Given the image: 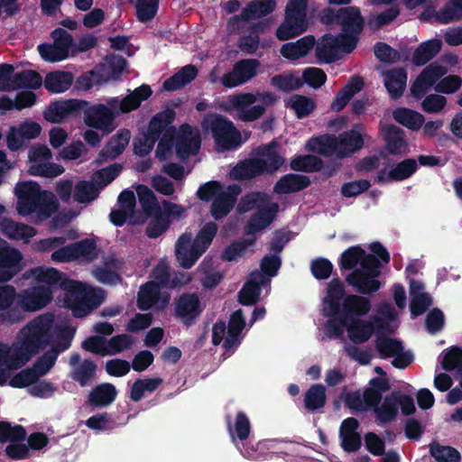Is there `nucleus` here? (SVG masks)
<instances>
[{
    "label": "nucleus",
    "mask_w": 462,
    "mask_h": 462,
    "mask_svg": "<svg viewBox=\"0 0 462 462\" xmlns=\"http://www.w3.org/2000/svg\"><path fill=\"white\" fill-rule=\"evenodd\" d=\"M51 318L38 317L22 329L23 339L19 346L11 349L0 343V366L5 365L9 371L18 370L45 349L51 338Z\"/></svg>",
    "instance_id": "nucleus-1"
},
{
    "label": "nucleus",
    "mask_w": 462,
    "mask_h": 462,
    "mask_svg": "<svg viewBox=\"0 0 462 462\" xmlns=\"http://www.w3.org/2000/svg\"><path fill=\"white\" fill-rule=\"evenodd\" d=\"M362 268L355 269L346 276V283L362 295H371L382 286L377 279L381 274L382 263L374 255H368Z\"/></svg>",
    "instance_id": "nucleus-2"
},
{
    "label": "nucleus",
    "mask_w": 462,
    "mask_h": 462,
    "mask_svg": "<svg viewBox=\"0 0 462 462\" xmlns=\"http://www.w3.org/2000/svg\"><path fill=\"white\" fill-rule=\"evenodd\" d=\"M307 8L308 0H289L284 20L275 32L278 40L287 41L307 31Z\"/></svg>",
    "instance_id": "nucleus-3"
},
{
    "label": "nucleus",
    "mask_w": 462,
    "mask_h": 462,
    "mask_svg": "<svg viewBox=\"0 0 462 462\" xmlns=\"http://www.w3.org/2000/svg\"><path fill=\"white\" fill-rule=\"evenodd\" d=\"M176 117L173 108H166L152 116L146 131L141 137L134 141V152L139 156L148 155L153 149L156 142L161 137L162 131L168 124H172Z\"/></svg>",
    "instance_id": "nucleus-4"
},
{
    "label": "nucleus",
    "mask_w": 462,
    "mask_h": 462,
    "mask_svg": "<svg viewBox=\"0 0 462 462\" xmlns=\"http://www.w3.org/2000/svg\"><path fill=\"white\" fill-rule=\"evenodd\" d=\"M203 126L210 130L216 144L223 151L231 150L241 143L240 132L232 121L219 114H211L203 121Z\"/></svg>",
    "instance_id": "nucleus-5"
},
{
    "label": "nucleus",
    "mask_w": 462,
    "mask_h": 462,
    "mask_svg": "<svg viewBox=\"0 0 462 462\" xmlns=\"http://www.w3.org/2000/svg\"><path fill=\"white\" fill-rule=\"evenodd\" d=\"M14 67L8 63L0 64V91H10L19 88L38 89L42 85L39 72L25 69L13 75Z\"/></svg>",
    "instance_id": "nucleus-6"
},
{
    "label": "nucleus",
    "mask_w": 462,
    "mask_h": 462,
    "mask_svg": "<svg viewBox=\"0 0 462 462\" xmlns=\"http://www.w3.org/2000/svg\"><path fill=\"white\" fill-rule=\"evenodd\" d=\"M83 102L85 105L80 108V117H83L87 126L100 130L105 134H111L116 128V114L111 108L104 104L91 105L86 100Z\"/></svg>",
    "instance_id": "nucleus-7"
},
{
    "label": "nucleus",
    "mask_w": 462,
    "mask_h": 462,
    "mask_svg": "<svg viewBox=\"0 0 462 462\" xmlns=\"http://www.w3.org/2000/svg\"><path fill=\"white\" fill-rule=\"evenodd\" d=\"M340 34L325 33L316 41L315 56L319 64H330L342 58V53H351L354 50L347 45Z\"/></svg>",
    "instance_id": "nucleus-8"
},
{
    "label": "nucleus",
    "mask_w": 462,
    "mask_h": 462,
    "mask_svg": "<svg viewBox=\"0 0 462 462\" xmlns=\"http://www.w3.org/2000/svg\"><path fill=\"white\" fill-rule=\"evenodd\" d=\"M342 29L341 38L347 42L350 50H355L359 35L365 27V19L357 6H346L339 8L338 24Z\"/></svg>",
    "instance_id": "nucleus-9"
},
{
    "label": "nucleus",
    "mask_w": 462,
    "mask_h": 462,
    "mask_svg": "<svg viewBox=\"0 0 462 462\" xmlns=\"http://www.w3.org/2000/svg\"><path fill=\"white\" fill-rule=\"evenodd\" d=\"M30 166L28 172L32 176L52 178L60 175L64 168L54 162H48L52 158L51 151L44 144L32 146L28 152Z\"/></svg>",
    "instance_id": "nucleus-10"
},
{
    "label": "nucleus",
    "mask_w": 462,
    "mask_h": 462,
    "mask_svg": "<svg viewBox=\"0 0 462 462\" xmlns=\"http://www.w3.org/2000/svg\"><path fill=\"white\" fill-rule=\"evenodd\" d=\"M261 62L257 59H243L236 61L232 69L223 75L221 83L227 88L242 86L252 79L258 72Z\"/></svg>",
    "instance_id": "nucleus-11"
},
{
    "label": "nucleus",
    "mask_w": 462,
    "mask_h": 462,
    "mask_svg": "<svg viewBox=\"0 0 462 462\" xmlns=\"http://www.w3.org/2000/svg\"><path fill=\"white\" fill-rule=\"evenodd\" d=\"M32 274L39 282L47 284L51 291L62 290L67 293L77 292L81 286L80 282L68 278L65 273L52 267H36L32 270Z\"/></svg>",
    "instance_id": "nucleus-12"
},
{
    "label": "nucleus",
    "mask_w": 462,
    "mask_h": 462,
    "mask_svg": "<svg viewBox=\"0 0 462 462\" xmlns=\"http://www.w3.org/2000/svg\"><path fill=\"white\" fill-rule=\"evenodd\" d=\"M14 193L17 197V211L22 216L34 213L37 205L44 192L36 181H23L17 183Z\"/></svg>",
    "instance_id": "nucleus-13"
},
{
    "label": "nucleus",
    "mask_w": 462,
    "mask_h": 462,
    "mask_svg": "<svg viewBox=\"0 0 462 462\" xmlns=\"http://www.w3.org/2000/svg\"><path fill=\"white\" fill-rule=\"evenodd\" d=\"M203 310L199 297L195 292H184L175 299V316L186 327L195 324Z\"/></svg>",
    "instance_id": "nucleus-14"
},
{
    "label": "nucleus",
    "mask_w": 462,
    "mask_h": 462,
    "mask_svg": "<svg viewBox=\"0 0 462 462\" xmlns=\"http://www.w3.org/2000/svg\"><path fill=\"white\" fill-rule=\"evenodd\" d=\"M76 295V300L71 306L74 317L83 318L97 309L105 300L106 295L102 289H86L81 283L77 292H69Z\"/></svg>",
    "instance_id": "nucleus-15"
},
{
    "label": "nucleus",
    "mask_w": 462,
    "mask_h": 462,
    "mask_svg": "<svg viewBox=\"0 0 462 462\" xmlns=\"http://www.w3.org/2000/svg\"><path fill=\"white\" fill-rule=\"evenodd\" d=\"M22 253L0 238V283L6 282L23 269Z\"/></svg>",
    "instance_id": "nucleus-16"
},
{
    "label": "nucleus",
    "mask_w": 462,
    "mask_h": 462,
    "mask_svg": "<svg viewBox=\"0 0 462 462\" xmlns=\"http://www.w3.org/2000/svg\"><path fill=\"white\" fill-rule=\"evenodd\" d=\"M157 282H145L140 287L137 297V307L141 310H148L153 307L164 310L171 300L168 292L161 291Z\"/></svg>",
    "instance_id": "nucleus-17"
},
{
    "label": "nucleus",
    "mask_w": 462,
    "mask_h": 462,
    "mask_svg": "<svg viewBox=\"0 0 462 462\" xmlns=\"http://www.w3.org/2000/svg\"><path fill=\"white\" fill-rule=\"evenodd\" d=\"M84 105L80 99L55 101L45 109L43 116L50 123L60 124L69 117H80V108Z\"/></svg>",
    "instance_id": "nucleus-18"
},
{
    "label": "nucleus",
    "mask_w": 462,
    "mask_h": 462,
    "mask_svg": "<svg viewBox=\"0 0 462 462\" xmlns=\"http://www.w3.org/2000/svg\"><path fill=\"white\" fill-rule=\"evenodd\" d=\"M51 300V291L45 286H38L19 294L17 306L25 311H34L45 307Z\"/></svg>",
    "instance_id": "nucleus-19"
},
{
    "label": "nucleus",
    "mask_w": 462,
    "mask_h": 462,
    "mask_svg": "<svg viewBox=\"0 0 462 462\" xmlns=\"http://www.w3.org/2000/svg\"><path fill=\"white\" fill-rule=\"evenodd\" d=\"M191 234H182L176 243V258L184 269L191 268L203 253L191 242Z\"/></svg>",
    "instance_id": "nucleus-20"
},
{
    "label": "nucleus",
    "mask_w": 462,
    "mask_h": 462,
    "mask_svg": "<svg viewBox=\"0 0 462 462\" xmlns=\"http://www.w3.org/2000/svg\"><path fill=\"white\" fill-rule=\"evenodd\" d=\"M131 132L126 128L120 129L113 135L98 153L97 162L102 163L107 160H115L124 152L129 143Z\"/></svg>",
    "instance_id": "nucleus-21"
},
{
    "label": "nucleus",
    "mask_w": 462,
    "mask_h": 462,
    "mask_svg": "<svg viewBox=\"0 0 462 462\" xmlns=\"http://www.w3.org/2000/svg\"><path fill=\"white\" fill-rule=\"evenodd\" d=\"M279 211V205L272 202L266 208H260L253 214L245 226V234L254 236L268 227L276 218Z\"/></svg>",
    "instance_id": "nucleus-22"
},
{
    "label": "nucleus",
    "mask_w": 462,
    "mask_h": 462,
    "mask_svg": "<svg viewBox=\"0 0 462 462\" xmlns=\"http://www.w3.org/2000/svg\"><path fill=\"white\" fill-rule=\"evenodd\" d=\"M240 190L238 186L232 185L228 187L227 191H222L213 199L210 213L214 219L220 220L230 213L236 202V197Z\"/></svg>",
    "instance_id": "nucleus-23"
},
{
    "label": "nucleus",
    "mask_w": 462,
    "mask_h": 462,
    "mask_svg": "<svg viewBox=\"0 0 462 462\" xmlns=\"http://www.w3.org/2000/svg\"><path fill=\"white\" fill-rule=\"evenodd\" d=\"M180 130L181 134L177 136L175 143L177 156L180 159H185L190 154H197L201 143L199 136H192L191 127L188 124L182 125Z\"/></svg>",
    "instance_id": "nucleus-24"
},
{
    "label": "nucleus",
    "mask_w": 462,
    "mask_h": 462,
    "mask_svg": "<svg viewBox=\"0 0 462 462\" xmlns=\"http://www.w3.org/2000/svg\"><path fill=\"white\" fill-rule=\"evenodd\" d=\"M371 301L362 294H348L341 304V314L348 320L365 316L371 310Z\"/></svg>",
    "instance_id": "nucleus-25"
},
{
    "label": "nucleus",
    "mask_w": 462,
    "mask_h": 462,
    "mask_svg": "<svg viewBox=\"0 0 462 462\" xmlns=\"http://www.w3.org/2000/svg\"><path fill=\"white\" fill-rule=\"evenodd\" d=\"M265 164L261 158L245 159L239 162L231 171L230 178L235 180H246L264 173Z\"/></svg>",
    "instance_id": "nucleus-26"
},
{
    "label": "nucleus",
    "mask_w": 462,
    "mask_h": 462,
    "mask_svg": "<svg viewBox=\"0 0 462 462\" xmlns=\"http://www.w3.org/2000/svg\"><path fill=\"white\" fill-rule=\"evenodd\" d=\"M127 60L120 55H110L105 59V62L96 66L99 76L104 79V83L109 80H117L122 73L126 69Z\"/></svg>",
    "instance_id": "nucleus-27"
},
{
    "label": "nucleus",
    "mask_w": 462,
    "mask_h": 462,
    "mask_svg": "<svg viewBox=\"0 0 462 462\" xmlns=\"http://www.w3.org/2000/svg\"><path fill=\"white\" fill-rule=\"evenodd\" d=\"M225 420L233 442H236V439L245 441L249 438L252 427L250 420L245 411H237L234 422L230 414H226Z\"/></svg>",
    "instance_id": "nucleus-28"
},
{
    "label": "nucleus",
    "mask_w": 462,
    "mask_h": 462,
    "mask_svg": "<svg viewBox=\"0 0 462 462\" xmlns=\"http://www.w3.org/2000/svg\"><path fill=\"white\" fill-rule=\"evenodd\" d=\"M337 158L343 159L358 152L364 146L365 141L362 134L356 131L350 130L344 132L337 137Z\"/></svg>",
    "instance_id": "nucleus-29"
},
{
    "label": "nucleus",
    "mask_w": 462,
    "mask_h": 462,
    "mask_svg": "<svg viewBox=\"0 0 462 462\" xmlns=\"http://www.w3.org/2000/svg\"><path fill=\"white\" fill-rule=\"evenodd\" d=\"M316 44L313 35H306L296 42L283 44L280 50L282 57L287 60H296L308 55Z\"/></svg>",
    "instance_id": "nucleus-30"
},
{
    "label": "nucleus",
    "mask_w": 462,
    "mask_h": 462,
    "mask_svg": "<svg viewBox=\"0 0 462 462\" xmlns=\"http://www.w3.org/2000/svg\"><path fill=\"white\" fill-rule=\"evenodd\" d=\"M116 395L117 391L113 383H102L92 388L87 402L94 408H104L113 403Z\"/></svg>",
    "instance_id": "nucleus-31"
},
{
    "label": "nucleus",
    "mask_w": 462,
    "mask_h": 462,
    "mask_svg": "<svg viewBox=\"0 0 462 462\" xmlns=\"http://www.w3.org/2000/svg\"><path fill=\"white\" fill-rule=\"evenodd\" d=\"M345 286L339 278H334L327 288L324 301L328 304L326 316H335L340 313L341 300L345 296Z\"/></svg>",
    "instance_id": "nucleus-32"
},
{
    "label": "nucleus",
    "mask_w": 462,
    "mask_h": 462,
    "mask_svg": "<svg viewBox=\"0 0 462 462\" xmlns=\"http://www.w3.org/2000/svg\"><path fill=\"white\" fill-rule=\"evenodd\" d=\"M310 185L308 176L288 173L280 178L275 183L273 190L277 194H290L299 192Z\"/></svg>",
    "instance_id": "nucleus-33"
},
{
    "label": "nucleus",
    "mask_w": 462,
    "mask_h": 462,
    "mask_svg": "<svg viewBox=\"0 0 462 462\" xmlns=\"http://www.w3.org/2000/svg\"><path fill=\"white\" fill-rule=\"evenodd\" d=\"M407 72L402 68H395L384 73V86L392 99L400 98L405 90Z\"/></svg>",
    "instance_id": "nucleus-34"
},
{
    "label": "nucleus",
    "mask_w": 462,
    "mask_h": 462,
    "mask_svg": "<svg viewBox=\"0 0 462 462\" xmlns=\"http://www.w3.org/2000/svg\"><path fill=\"white\" fill-rule=\"evenodd\" d=\"M386 150L390 154H402L407 148L404 131L393 125H388L383 129Z\"/></svg>",
    "instance_id": "nucleus-35"
},
{
    "label": "nucleus",
    "mask_w": 462,
    "mask_h": 462,
    "mask_svg": "<svg viewBox=\"0 0 462 462\" xmlns=\"http://www.w3.org/2000/svg\"><path fill=\"white\" fill-rule=\"evenodd\" d=\"M306 149L324 156L336 155L337 157V142L335 135L324 134L310 138Z\"/></svg>",
    "instance_id": "nucleus-36"
},
{
    "label": "nucleus",
    "mask_w": 462,
    "mask_h": 462,
    "mask_svg": "<svg viewBox=\"0 0 462 462\" xmlns=\"http://www.w3.org/2000/svg\"><path fill=\"white\" fill-rule=\"evenodd\" d=\"M198 69L193 64L182 67L178 72L167 79L162 85L164 90L175 91L190 83L198 76Z\"/></svg>",
    "instance_id": "nucleus-37"
},
{
    "label": "nucleus",
    "mask_w": 462,
    "mask_h": 462,
    "mask_svg": "<svg viewBox=\"0 0 462 462\" xmlns=\"http://www.w3.org/2000/svg\"><path fill=\"white\" fill-rule=\"evenodd\" d=\"M371 255L366 254L365 251L359 245H354L345 250L339 258L338 264L341 271H354L358 268H362L364 263L367 260V256Z\"/></svg>",
    "instance_id": "nucleus-38"
},
{
    "label": "nucleus",
    "mask_w": 462,
    "mask_h": 462,
    "mask_svg": "<svg viewBox=\"0 0 462 462\" xmlns=\"http://www.w3.org/2000/svg\"><path fill=\"white\" fill-rule=\"evenodd\" d=\"M73 80L74 77L71 72L57 70L48 73L43 84L49 92L62 93L71 87Z\"/></svg>",
    "instance_id": "nucleus-39"
},
{
    "label": "nucleus",
    "mask_w": 462,
    "mask_h": 462,
    "mask_svg": "<svg viewBox=\"0 0 462 462\" xmlns=\"http://www.w3.org/2000/svg\"><path fill=\"white\" fill-rule=\"evenodd\" d=\"M442 42L439 39H431L420 43L413 51L412 62L420 67L428 63L440 51Z\"/></svg>",
    "instance_id": "nucleus-40"
},
{
    "label": "nucleus",
    "mask_w": 462,
    "mask_h": 462,
    "mask_svg": "<svg viewBox=\"0 0 462 462\" xmlns=\"http://www.w3.org/2000/svg\"><path fill=\"white\" fill-rule=\"evenodd\" d=\"M346 330L352 342L362 344L366 342L374 333V326L370 321L355 319L348 321Z\"/></svg>",
    "instance_id": "nucleus-41"
},
{
    "label": "nucleus",
    "mask_w": 462,
    "mask_h": 462,
    "mask_svg": "<svg viewBox=\"0 0 462 462\" xmlns=\"http://www.w3.org/2000/svg\"><path fill=\"white\" fill-rule=\"evenodd\" d=\"M0 228L2 232L11 239H28L36 235L34 227L14 222V220L5 217L0 222Z\"/></svg>",
    "instance_id": "nucleus-42"
},
{
    "label": "nucleus",
    "mask_w": 462,
    "mask_h": 462,
    "mask_svg": "<svg viewBox=\"0 0 462 462\" xmlns=\"http://www.w3.org/2000/svg\"><path fill=\"white\" fill-rule=\"evenodd\" d=\"M376 419L380 423H387L393 420L398 414L397 392H393L384 397L382 403L374 409Z\"/></svg>",
    "instance_id": "nucleus-43"
},
{
    "label": "nucleus",
    "mask_w": 462,
    "mask_h": 462,
    "mask_svg": "<svg viewBox=\"0 0 462 462\" xmlns=\"http://www.w3.org/2000/svg\"><path fill=\"white\" fill-rule=\"evenodd\" d=\"M47 318L52 319L51 316H46ZM53 321V319H51ZM53 322L51 323V326ZM51 342L47 345H51V348L58 352V355L69 349L71 346L72 339L75 335V328L70 326L59 327L56 331V337L53 339L52 327L51 328Z\"/></svg>",
    "instance_id": "nucleus-44"
},
{
    "label": "nucleus",
    "mask_w": 462,
    "mask_h": 462,
    "mask_svg": "<svg viewBox=\"0 0 462 462\" xmlns=\"http://www.w3.org/2000/svg\"><path fill=\"white\" fill-rule=\"evenodd\" d=\"M393 116L397 123L412 131L420 129L424 123V116L421 114L406 107L396 108Z\"/></svg>",
    "instance_id": "nucleus-45"
},
{
    "label": "nucleus",
    "mask_w": 462,
    "mask_h": 462,
    "mask_svg": "<svg viewBox=\"0 0 462 462\" xmlns=\"http://www.w3.org/2000/svg\"><path fill=\"white\" fill-rule=\"evenodd\" d=\"M18 295L13 285H0V311H6V317L4 319L9 322H14L19 319L14 315V310L11 309L15 300H18Z\"/></svg>",
    "instance_id": "nucleus-46"
},
{
    "label": "nucleus",
    "mask_w": 462,
    "mask_h": 462,
    "mask_svg": "<svg viewBox=\"0 0 462 462\" xmlns=\"http://www.w3.org/2000/svg\"><path fill=\"white\" fill-rule=\"evenodd\" d=\"M285 106L293 110L298 119H302L315 110L316 103L311 97L295 94L286 101Z\"/></svg>",
    "instance_id": "nucleus-47"
},
{
    "label": "nucleus",
    "mask_w": 462,
    "mask_h": 462,
    "mask_svg": "<svg viewBox=\"0 0 462 462\" xmlns=\"http://www.w3.org/2000/svg\"><path fill=\"white\" fill-rule=\"evenodd\" d=\"M278 146V142L272 141L263 147L260 154L263 157L262 159L265 164L264 172L272 174L283 165L285 162L284 158L275 150Z\"/></svg>",
    "instance_id": "nucleus-48"
},
{
    "label": "nucleus",
    "mask_w": 462,
    "mask_h": 462,
    "mask_svg": "<svg viewBox=\"0 0 462 462\" xmlns=\"http://www.w3.org/2000/svg\"><path fill=\"white\" fill-rule=\"evenodd\" d=\"M136 192L141 208L146 216L152 217V214L162 211L153 191L148 186L144 184L138 185Z\"/></svg>",
    "instance_id": "nucleus-49"
},
{
    "label": "nucleus",
    "mask_w": 462,
    "mask_h": 462,
    "mask_svg": "<svg viewBox=\"0 0 462 462\" xmlns=\"http://www.w3.org/2000/svg\"><path fill=\"white\" fill-rule=\"evenodd\" d=\"M326 388L321 383L312 384L305 393L304 406L309 411H314L326 405Z\"/></svg>",
    "instance_id": "nucleus-50"
},
{
    "label": "nucleus",
    "mask_w": 462,
    "mask_h": 462,
    "mask_svg": "<svg viewBox=\"0 0 462 462\" xmlns=\"http://www.w3.org/2000/svg\"><path fill=\"white\" fill-rule=\"evenodd\" d=\"M177 135L176 127L172 125V124H168V125L163 128L162 131L161 137L159 138V143L156 149V157L160 161H165L171 155L172 147L174 145V140Z\"/></svg>",
    "instance_id": "nucleus-51"
},
{
    "label": "nucleus",
    "mask_w": 462,
    "mask_h": 462,
    "mask_svg": "<svg viewBox=\"0 0 462 462\" xmlns=\"http://www.w3.org/2000/svg\"><path fill=\"white\" fill-rule=\"evenodd\" d=\"M435 17L441 24L462 20V0H449L435 13Z\"/></svg>",
    "instance_id": "nucleus-52"
},
{
    "label": "nucleus",
    "mask_w": 462,
    "mask_h": 462,
    "mask_svg": "<svg viewBox=\"0 0 462 462\" xmlns=\"http://www.w3.org/2000/svg\"><path fill=\"white\" fill-rule=\"evenodd\" d=\"M290 166L295 171L318 172L323 168V161L313 154L298 155L291 159Z\"/></svg>",
    "instance_id": "nucleus-53"
},
{
    "label": "nucleus",
    "mask_w": 462,
    "mask_h": 462,
    "mask_svg": "<svg viewBox=\"0 0 462 462\" xmlns=\"http://www.w3.org/2000/svg\"><path fill=\"white\" fill-rule=\"evenodd\" d=\"M375 348L383 359L393 357L403 350L402 343L386 335H378L375 339Z\"/></svg>",
    "instance_id": "nucleus-54"
},
{
    "label": "nucleus",
    "mask_w": 462,
    "mask_h": 462,
    "mask_svg": "<svg viewBox=\"0 0 462 462\" xmlns=\"http://www.w3.org/2000/svg\"><path fill=\"white\" fill-rule=\"evenodd\" d=\"M271 203L265 193L255 191L248 193L241 199L238 204V209L240 212H248L253 209H256L257 211L260 210V208H266Z\"/></svg>",
    "instance_id": "nucleus-55"
},
{
    "label": "nucleus",
    "mask_w": 462,
    "mask_h": 462,
    "mask_svg": "<svg viewBox=\"0 0 462 462\" xmlns=\"http://www.w3.org/2000/svg\"><path fill=\"white\" fill-rule=\"evenodd\" d=\"M97 365L90 359H85L72 373V379L81 387L89 385L96 376Z\"/></svg>",
    "instance_id": "nucleus-56"
},
{
    "label": "nucleus",
    "mask_w": 462,
    "mask_h": 462,
    "mask_svg": "<svg viewBox=\"0 0 462 462\" xmlns=\"http://www.w3.org/2000/svg\"><path fill=\"white\" fill-rule=\"evenodd\" d=\"M275 7V0H254L244 8V15L251 20L261 18L273 13Z\"/></svg>",
    "instance_id": "nucleus-57"
},
{
    "label": "nucleus",
    "mask_w": 462,
    "mask_h": 462,
    "mask_svg": "<svg viewBox=\"0 0 462 462\" xmlns=\"http://www.w3.org/2000/svg\"><path fill=\"white\" fill-rule=\"evenodd\" d=\"M417 170L418 164L415 159H405L388 171V179L392 181H402L412 176Z\"/></svg>",
    "instance_id": "nucleus-58"
},
{
    "label": "nucleus",
    "mask_w": 462,
    "mask_h": 462,
    "mask_svg": "<svg viewBox=\"0 0 462 462\" xmlns=\"http://www.w3.org/2000/svg\"><path fill=\"white\" fill-rule=\"evenodd\" d=\"M26 435L23 426H13L9 421L0 420V443L20 442L25 439Z\"/></svg>",
    "instance_id": "nucleus-59"
},
{
    "label": "nucleus",
    "mask_w": 462,
    "mask_h": 462,
    "mask_svg": "<svg viewBox=\"0 0 462 462\" xmlns=\"http://www.w3.org/2000/svg\"><path fill=\"white\" fill-rule=\"evenodd\" d=\"M282 266V258L277 254H266L263 257L260 263V268L262 273L256 272L253 273V275H256L261 278V283H264L265 277L271 278L277 275L278 271Z\"/></svg>",
    "instance_id": "nucleus-60"
},
{
    "label": "nucleus",
    "mask_w": 462,
    "mask_h": 462,
    "mask_svg": "<svg viewBox=\"0 0 462 462\" xmlns=\"http://www.w3.org/2000/svg\"><path fill=\"white\" fill-rule=\"evenodd\" d=\"M217 232V225L215 222H208L201 227L191 242L204 254L210 246Z\"/></svg>",
    "instance_id": "nucleus-61"
},
{
    "label": "nucleus",
    "mask_w": 462,
    "mask_h": 462,
    "mask_svg": "<svg viewBox=\"0 0 462 462\" xmlns=\"http://www.w3.org/2000/svg\"><path fill=\"white\" fill-rule=\"evenodd\" d=\"M261 284V281L246 282L238 292L239 303L244 306L254 305L259 300Z\"/></svg>",
    "instance_id": "nucleus-62"
},
{
    "label": "nucleus",
    "mask_w": 462,
    "mask_h": 462,
    "mask_svg": "<svg viewBox=\"0 0 462 462\" xmlns=\"http://www.w3.org/2000/svg\"><path fill=\"white\" fill-rule=\"evenodd\" d=\"M430 453L437 462H460L461 459L460 453L449 446L431 445Z\"/></svg>",
    "instance_id": "nucleus-63"
},
{
    "label": "nucleus",
    "mask_w": 462,
    "mask_h": 462,
    "mask_svg": "<svg viewBox=\"0 0 462 462\" xmlns=\"http://www.w3.org/2000/svg\"><path fill=\"white\" fill-rule=\"evenodd\" d=\"M441 366L445 371H457L462 374V348L451 346L443 356Z\"/></svg>",
    "instance_id": "nucleus-64"
}]
</instances>
